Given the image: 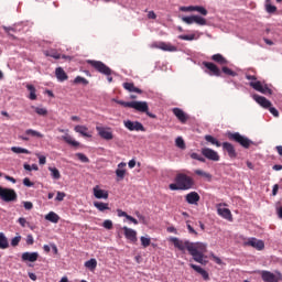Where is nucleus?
Listing matches in <instances>:
<instances>
[{
    "label": "nucleus",
    "mask_w": 282,
    "mask_h": 282,
    "mask_svg": "<svg viewBox=\"0 0 282 282\" xmlns=\"http://www.w3.org/2000/svg\"><path fill=\"white\" fill-rule=\"evenodd\" d=\"M174 247L181 252H185L186 250L196 261V263H200L202 265H206V260H204V253L206 252L207 245L204 242H191L188 240H180L178 238L171 239Z\"/></svg>",
    "instance_id": "1"
},
{
    "label": "nucleus",
    "mask_w": 282,
    "mask_h": 282,
    "mask_svg": "<svg viewBox=\"0 0 282 282\" xmlns=\"http://www.w3.org/2000/svg\"><path fill=\"white\" fill-rule=\"evenodd\" d=\"M174 182L169 185L170 191H191L195 187V180L184 173L177 174Z\"/></svg>",
    "instance_id": "2"
},
{
    "label": "nucleus",
    "mask_w": 282,
    "mask_h": 282,
    "mask_svg": "<svg viewBox=\"0 0 282 282\" xmlns=\"http://www.w3.org/2000/svg\"><path fill=\"white\" fill-rule=\"evenodd\" d=\"M88 65L94 67L96 72H99V74H104L105 76H108V82L113 83V77H111L112 70L107 66V64L100 62V61H95V59H88L86 61Z\"/></svg>",
    "instance_id": "3"
},
{
    "label": "nucleus",
    "mask_w": 282,
    "mask_h": 282,
    "mask_svg": "<svg viewBox=\"0 0 282 282\" xmlns=\"http://www.w3.org/2000/svg\"><path fill=\"white\" fill-rule=\"evenodd\" d=\"M227 138L228 140L237 142L238 144H240V147H243V149H250V144H252V141L250 139L241 135V133L239 132H228Z\"/></svg>",
    "instance_id": "4"
},
{
    "label": "nucleus",
    "mask_w": 282,
    "mask_h": 282,
    "mask_svg": "<svg viewBox=\"0 0 282 282\" xmlns=\"http://www.w3.org/2000/svg\"><path fill=\"white\" fill-rule=\"evenodd\" d=\"M0 198L2 202L10 204L12 202H17V199H19V195L17 194V191L12 188L0 186Z\"/></svg>",
    "instance_id": "5"
},
{
    "label": "nucleus",
    "mask_w": 282,
    "mask_h": 282,
    "mask_svg": "<svg viewBox=\"0 0 282 282\" xmlns=\"http://www.w3.org/2000/svg\"><path fill=\"white\" fill-rule=\"evenodd\" d=\"M130 109H135L140 113H147L149 118H158L156 115L149 112V104L147 101H131Z\"/></svg>",
    "instance_id": "6"
},
{
    "label": "nucleus",
    "mask_w": 282,
    "mask_h": 282,
    "mask_svg": "<svg viewBox=\"0 0 282 282\" xmlns=\"http://www.w3.org/2000/svg\"><path fill=\"white\" fill-rule=\"evenodd\" d=\"M250 87L260 94H264V96H272V89L268 87V85H262L261 82H250Z\"/></svg>",
    "instance_id": "7"
},
{
    "label": "nucleus",
    "mask_w": 282,
    "mask_h": 282,
    "mask_svg": "<svg viewBox=\"0 0 282 282\" xmlns=\"http://www.w3.org/2000/svg\"><path fill=\"white\" fill-rule=\"evenodd\" d=\"M261 279L264 282L282 281V274L281 272H276V274H274L270 271H261Z\"/></svg>",
    "instance_id": "8"
},
{
    "label": "nucleus",
    "mask_w": 282,
    "mask_h": 282,
    "mask_svg": "<svg viewBox=\"0 0 282 282\" xmlns=\"http://www.w3.org/2000/svg\"><path fill=\"white\" fill-rule=\"evenodd\" d=\"M96 131L98 132V135L102 138V140H112L113 139V131L109 127H96Z\"/></svg>",
    "instance_id": "9"
},
{
    "label": "nucleus",
    "mask_w": 282,
    "mask_h": 282,
    "mask_svg": "<svg viewBox=\"0 0 282 282\" xmlns=\"http://www.w3.org/2000/svg\"><path fill=\"white\" fill-rule=\"evenodd\" d=\"M202 155L212 162H219V153L210 148H203L200 150Z\"/></svg>",
    "instance_id": "10"
},
{
    "label": "nucleus",
    "mask_w": 282,
    "mask_h": 282,
    "mask_svg": "<svg viewBox=\"0 0 282 282\" xmlns=\"http://www.w3.org/2000/svg\"><path fill=\"white\" fill-rule=\"evenodd\" d=\"M203 65H204V67H206V69H207L206 72H207V74H209V76H217V77L221 76V70L219 69V67H217L215 65V63L203 62Z\"/></svg>",
    "instance_id": "11"
},
{
    "label": "nucleus",
    "mask_w": 282,
    "mask_h": 282,
    "mask_svg": "<svg viewBox=\"0 0 282 282\" xmlns=\"http://www.w3.org/2000/svg\"><path fill=\"white\" fill-rule=\"evenodd\" d=\"M123 124L129 131H147V129H144V126L139 121L127 120L123 121Z\"/></svg>",
    "instance_id": "12"
},
{
    "label": "nucleus",
    "mask_w": 282,
    "mask_h": 282,
    "mask_svg": "<svg viewBox=\"0 0 282 282\" xmlns=\"http://www.w3.org/2000/svg\"><path fill=\"white\" fill-rule=\"evenodd\" d=\"M181 11L182 12H199V14H202L203 17H206L208 14V10H206V8L199 7V6L181 7Z\"/></svg>",
    "instance_id": "13"
},
{
    "label": "nucleus",
    "mask_w": 282,
    "mask_h": 282,
    "mask_svg": "<svg viewBox=\"0 0 282 282\" xmlns=\"http://www.w3.org/2000/svg\"><path fill=\"white\" fill-rule=\"evenodd\" d=\"M172 113L182 122V124H186L188 121V115L182 110V108H173Z\"/></svg>",
    "instance_id": "14"
},
{
    "label": "nucleus",
    "mask_w": 282,
    "mask_h": 282,
    "mask_svg": "<svg viewBox=\"0 0 282 282\" xmlns=\"http://www.w3.org/2000/svg\"><path fill=\"white\" fill-rule=\"evenodd\" d=\"M202 199V197L199 196V194L197 192H191L187 195H185V202H187V204L197 206V203Z\"/></svg>",
    "instance_id": "15"
},
{
    "label": "nucleus",
    "mask_w": 282,
    "mask_h": 282,
    "mask_svg": "<svg viewBox=\"0 0 282 282\" xmlns=\"http://www.w3.org/2000/svg\"><path fill=\"white\" fill-rule=\"evenodd\" d=\"M245 246H251V248H256V250H263V248H265L263 240H258L257 238L249 239L245 242Z\"/></svg>",
    "instance_id": "16"
},
{
    "label": "nucleus",
    "mask_w": 282,
    "mask_h": 282,
    "mask_svg": "<svg viewBox=\"0 0 282 282\" xmlns=\"http://www.w3.org/2000/svg\"><path fill=\"white\" fill-rule=\"evenodd\" d=\"M93 193L96 199H109V192L101 189L100 186L96 185L93 188Z\"/></svg>",
    "instance_id": "17"
},
{
    "label": "nucleus",
    "mask_w": 282,
    "mask_h": 282,
    "mask_svg": "<svg viewBox=\"0 0 282 282\" xmlns=\"http://www.w3.org/2000/svg\"><path fill=\"white\" fill-rule=\"evenodd\" d=\"M123 232L126 239L129 241H132V243H135L138 241V232L129 227H123Z\"/></svg>",
    "instance_id": "18"
},
{
    "label": "nucleus",
    "mask_w": 282,
    "mask_h": 282,
    "mask_svg": "<svg viewBox=\"0 0 282 282\" xmlns=\"http://www.w3.org/2000/svg\"><path fill=\"white\" fill-rule=\"evenodd\" d=\"M253 100H256V102H258L260 107H263V109H268L269 107H272V102L263 96L253 95Z\"/></svg>",
    "instance_id": "19"
},
{
    "label": "nucleus",
    "mask_w": 282,
    "mask_h": 282,
    "mask_svg": "<svg viewBox=\"0 0 282 282\" xmlns=\"http://www.w3.org/2000/svg\"><path fill=\"white\" fill-rule=\"evenodd\" d=\"M224 151H227L229 158L235 159L237 158V151L235 150V145H232V143L229 142H224L221 144Z\"/></svg>",
    "instance_id": "20"
},
{
    "label": "nucleus",
    "mask_w": 282,
    "mask_h": 282,
    "mask_svg": "<svg viewBox=\"0 0 282 282\" xmlns=\"http://www.w3.org/2000/svg\"><path fill=\"white\" fill-rule=\"evenodd\" d=\"M189 268H192V270H195V272L200 274V276H203L204 281H210V275L207 273L206 270L202 269V267H199L197 264H189Z\"/></svg>",
    "instance_id": "21"
},
{
    "label": "nucleus",
    "mask_w": 282,
    "mask_h": 282,
    "mask_svg": "<svg viewBox=\"0 0 282 282\" xmlns=\"http://www.w3.org/2000/svg\"><path fill=\"white\" fill-rule=\"evenodd\" d=\"M217 213L223 219H227V221H232V213L228 208H217Z\"/></svg>",
    "instance_id": "22"
},
{
    "label": "nucleus",
    "mask_w": 282,
    "mask_h": 282,
    "mask_svg": "<svg viewBox=\"0 0 282 282\" xmlns=\"http://www.w3.org/2000/svg\"><path fill=\"white\" fill-rule=\"evenodd\" d=\"M22 261H30L31 263H34L35 261H39V252H24V253H22Z\"/></svg>",
    "instance_id": "23"
},
{
    "label": "nucleus",
    "mask_w": 282,
    "mask_h": 282,
    "mask_svg": "<svg viewBox=\"0 0 282 282\" xmlns=\"http://www.w3.org/2000/svg\"><path fill=\"white\" fill-rule=\"evenodd\" d=\"M55 76L57 80H59V83H65V80L69 78V76H67V73H65V69H63V67H57L55 69Z\"/></svg>",
    "instance_id": "24"
},
{
    "label": "nucleus",
    "mask_w": 282,
    "mask_h": 282,
    "mask_svg": "<svg viewBox=\"0 0 282 282\" xmlns=\"http://www.w3.org/2000/svg\"><path fill=\"white\" fill-rule=\"evenodd\" d=\"M124 166H127V163L124 162L118 164V169L116 170L118 180H124V175H127V170H124Z\"/></svg>",
    "instance_id": "25"
},
{
    "label": "nucleus",
    "mask_w": 282,
    "mask_h": 282,
    "mask_svg": "<svg viewBox=\"0 0 282 282\" xmlns=\"http://www.w3.org/2000/svg\"><path fill=\"white\" fill-rule=\"evenodd\" d=\"M74 131L76 133H80L84 138H91V134H89V128L87 126H75Z\"/></svg>",
    "instance_id": "26"
},
{
    "label": "nucleus",
    "mask_w": 282,
    "mask_h": 282,
    "mask_svg": "<svg viewBox=\"0 0 282 282\" xmlns=\"http://www.w3.org/2000/svg\"><path fill=\"white\" fill-rule=\"evenodd\" d=\"M123 89L133 94H142V89L135 87L133 83H123Z\"/></svg>",
    "instance_id": "27"
},
{
    "label": "nucleus",
    "mask_w": 282,
    "mask_h": 282,
    "mask_svg": "<svg viewBox=\"0 0 282 282\" xmlns=\"http://www.w3.org/2000/svg\"><path fill=\"white\" fill-rule=\"evenodd\" d=\"M160 50L163 52H177V46H173L171 43L160 42Z\"/></svg>",
    "instance_id": "28"
},
{
    "label": "nucleus",
    "mask_w": 282,
    "mask_h": 282,
    "mask_svg": "<svg viewBox=\"0 0 282 282\" xmlns=\"http://www.w3.org/2000/svg\"><path fill=\"white\" fill-rule=\"evenodd\" d=\"M212 61H214L215 63H218V65H228V59H226V57H224V55L221 54H214L212 56Z\"/></svg>",
    "instance_id": "29"
},
{
    "label": "nucleus",
    "mask_w": 282,
    "mask_h": 282,
    "mask_svg": "<svg viewBox=\"0 0 282 282\" xmlns=\"http://www.w3.org/2000/svg\"><path fill=\"white\" fill-rule=\"evenodd\" d=\"M62 140L66 142V144H69L70 147H80V142L74 140L69 134L62 135Z\"/></svg>",
    "instance_id": "30"
},
{
    "label": "nucleus",
    "mask_w": 282,
    "mask_h": 282,
    "mask_svg": "<svg viewBox=\"0 0 282 282\" xmlns=\"http://www.w3.org/2000/svg\"><path fill=\"white\" fill-rule=\"evenodd\" d=\"M94 206L95 208H97V210H99V213H105V210H111L108 203L94 202Z\"/></svg>",
    "instance_id": "31"
},
{
    "label": "nucleus",
    "mask_w": 282,
    "mask_h": 282,
    "mask_svg": "<svg viewBox=\"0 0 282 282\" xmlns=\"http://www.w3.org/2000/svg\"><path fill=\"white\" fill-rule=\"evenodd\" d=\"M7 248H10L8 237H6V234L0 232V250H7Z\"/></svg>",
    "instance_id": "32"
},
{
    "label": "nucleus",
    "mask_w": 282,
    "mask_h": 282,
    "mask_svg": "<svg viewBox=\"0 0 282 282\" xmlns=\"http://www.w3.org/2000/svg\"><path fill=\"white\" fill-rule=\"evenodd\" d=\"M46 221H51L52 224H58L61 217L54 213V212H50L46 216H45Z\"/></svg>",
    "instance_id": "33"
},
{
    "label": "nucleus",
    "mask_w": 282,
    "mask_h": 282,
    "mask_svg": "<svg viewBox=\"0 0 282 282\" xmlns=\"http://www.w3.org/2000/svg\"><path fill=\"white\" fill-rule=\"evenodd\" d=\"M194 173L199 177H204L205 180H208V182L213 180V175H210V173L205 172L204 170H195Z\"/></svg>",
    "instance_id": "34"
},
{
    "label": "nucleus",
    "mask_w": 282,
    "mask_h": 282,
    "mask_svg": "<svg viewBox=\"0 0 282 282\" xmlns=\"http://www.w3.org/2000/svg\"><path fill=\"white\" fill-rule=\"evenodd\" d=\"M44 54H45V56L55 58V61H58L61 58V53H58L56 50L45 51Z\"/></svg>",
    "instance_id": "35"
},
{
    "label": "nucleus",
    "mask_w": 282,
    "mask_h": 282,
    "mask_svg": "<svg viewBox=\"0 0 282 282\" xmlns=\"http://www.w3.org/2000/svg\"><path fill=\"white\" fill-rule=\"evenodd\" d=\"M32 109H34L35 113H37V116H42V118L47 117V108H42V107H34L32 106Z\"/></svg>",
    "instance_id": "36"
},
{
    "label": "nucleus",
    "mask_w": 282,
    "mask_h": 282,
    "mask_svg": "<svg viewBox=\"0 0 282 282\" xmlns=\"http://www.w3.org/2000/svg\"><path fill=\"white\" fill-rule=\"evenodd\" d=\"M206 142H209L210 144H214L215 147H221V142L219 140L215 139V137L210 134L205 135Z\"/></svg>",
    "instance_id": "37"
},
{
    "label": "nucleus",
    "mask_w": 282,
    "mask_h": 282,
    "mask_svg": "<svg viewBox=\"0 0 282 282\" xmlns=\"http://www.w3.org/2000/svg\"><path fill=\"white\" fill-rule=\"evenodd\" d=\"M26 89L30 91L29 99L36 100V88L34 85H26Z\"/></svg>",
    "instance_id": "38"
},
{
    "label": "nucleus",
    "mask_w": 282,
    "mask_h": 282,
    "mask_svg": "<svg viewBox=\"0 0 282 282\" xmlns=\"http://www.w3.org/2000/svg\"><path fill=\"white\" fill-rule=\"evenodd\" d=\"M11 151H12V153H17V154L24 153L25 155H30V153H32V152H30V150L21 148V147H12Z\"/></svg>",
    "instance_id": "39"
},
{
    "label": "nucleus",
    "mask_w": 282,
    "mask_h": 282,
    "mask_svg": "<svg viewBox=\"0 0 282 282\" xmlns=\"http://www.w3.org/2000/svg\"><path fill=\"white\" fill-rule=\"evenodd\" d=\"M25 135H31V138H44L43 133L32 129L25 130Z\"/></svg>",
    "instance_id": "40"
},
{
    "label": "nucleus",
    "mask_w": 282,
    "mask_h": 282,
    "mask_svg": "<svg viewBox=\"0 0 282 282\" xmlns=\"http://www.w3.org/2000/svg\"><path fill=\"white\" fill-rule=\"evenodd\" d=\"M48 171L51 172V177H53V180H61V171H58V169L48 167Z\"/></svg>",
    "instance_id": "41"
},
{
    "label": "nucleus",
    "mask_w": 282,
    "mask_h": 282,
    "mask_svg": "<svg viewBox=\"0 0 282 282\" xmlns=\"http://www.w3.org/2000/svg\"><path fill=\"white\" fill-rule=\"evenodd\" d=\"M265 10L269 14H274V12H276V7L272 6L270 0H265Z\"/></svg>",
    "instance_id": "42"
},
{
    "label": "nucleus",
    "mask_w": 282,
    "mask_h": 282,
    "mask_svg": "<svg viewBox=\"0 0 282 282\" xmlns=\"http://www.w3.org/2000/svg\"><path fill=\"white\" fill-rule=\"evenodd\" d=\"M97 265L98 261H96V259H90L85 262V267L88 268L89 270H96Z\"/></svg>",
    "instance_id": "43"
},
{
    "label": "nucleus",
    "mask_w": 282,
    "mask_h": 282,
    "mask_svg": "<svg viewBox=\"0 0 282 282\" xmlns=\"http://www.w3.org/2000/svg\"><path fill=\"white\" fill-rule=\"evenodd\" d=\"M74 84L75 85H89V80H87V78L85 77H80V76H77L75 79H74Z\"/></svg>",
    "instance_id": "44"
},
{
    "label": "nucleus",
    "mask_w": 282,
    "mask_h": 282,
    "mask_svg": "<svg viewBox=\"0 0 282 282\" xmlns=\"http://www.w3.org/2000/svg\"><path fill=\"white\" fill-rule=\"evenodd\" d=\"M175 144L178 149H186V143L184 142V139L182 137H177L175 140Z\"/></svg>",
    "instance_id": "45"
},
{
    "label": "nucleus",
    "mask_w": 282,
    "mask_h": 282,
    "mask_svg": "<svg viewBox=\"0 0 282 282\" xmlns=\"http://www.w3.org/2000/svg\"><path fill=\"white\" fill-rule=\"evenodd\" d=\"M182 21L184 23H186L187 25H193V23H195V15H191V17H183Z\"/></svg>",
    "instance_id": "46"
},
{
    "label": "nucleus",
    "mask_w": 282,
    "mask_h": 282,
    "mask_svg": "<svg viewBox=\"0 0 282 282\" xmlns=\"http://www.w3.org/2000/svg\"><path fill=\"white\" fill-rule=\"evenodd\" d=\"M194 23H196L197 25H206V19L199 15H194Z\"/></svg>",
    "instance_id": "47"
},
{
    "label": "nucleus",
    "mask_w": 282,
    "mask_h": 282,
    "mask_svg": "<svg viewBox=\"0 0 282 282\" xmlns=\"http://www.w3.org/2000/svg\"><path fill=\"white\" fill-rule=\"evenodd\" d=\"M223 73L226 74L227 76H237V73L230 68H228V66H224L223 67Z\"/></svg>",
    "instance_id": "48"
},
{
    "label": "nucleus",
    "mask_w": 282,
    "mask_h": 282,
    "mask_svg": "<svg viewBox=\"0 0 282 282\" xmlns=\"http://www.w3.org/2000/svg\"><path fill=\"white\" fill-rule=\"evenodd\" d=\"M141 245L143 246V248H149V246H151V238H147V237L142 236Z\"/></svg>",
    "instance_id": "49"
},
{
    "label": "nucleus",
    "mask_w": 282,
    "mask_h": 282,
    "mask_svg": "<svg viewBox=\"0 0 282 282\" xmlns=\"http://www.w3.org/2000/svg\"><path fill=\"white\" fill-rule=\"evenodd\" d=\"M189 156L192 158V160H197L198 162H206V159H204L198 153L193 152L192 154H189Z\"/></svg>",
    "instance_id": "50"
},
{
    "label": "nucleus",
    "mask_w": 282,
    "mask_h": 282,
    "mask_svg": "<svg viewBox=\"0 0 282 282\" xmlns=\"http://www.w3.org/2000/svg\"><path fill=\"white\" fill-rule=\"evenodd\" d=\"M178 39L181 41H195V34H191V35H178Z\"/></svg>",
    "instance_id": "51"
},
{
    "label": "nucleus",
    "mask_w": 282,
    "mask_h": 282,
    "mask_svg": "<svg viewBox=\"0 0 282 282\" xmlns=\"http://www.w3.org/2000/svg\"><path fill=\"white\" fill-rule=\"evenodd\" d=\"M76 158H78V160H80V162H84L85 164L89 163V158H87V155L83 153H77Z\"/></svg>",
    "instance_id": "52"
},
{
    "label": "nucleus",
    "mask_w": 282,
    "mask_h": 282,
    "mask_svg": "<svg viewBox=\"0 0 282 282\" xmlns=\"http://www.w3.org/2000/svg\"><path fill=\"white\" fill-rule=\"evenodd\" d=\"M19 243H21V236H17V237L12 238L11 246L13 248H17V246H19Z\"/></svg>",
    "instance_id": "53"
},
{
    "label": "nucleus",
    "mask_w": 282,
    "mask_h": 282,
    "mask_svg": "<svg viewBox=\"0 0 282 282\" xmlns=\"http://www.w3.org/2000/svg\"><path fill=\"white\" fill-rule=\"evenodd\" d=\"M102 226L106 230H111L113 228V223L111 220H105Z\"/></svg>",
    "instance_id": "54"
},
{
    "label": "nucleus",
    "mask_w": 282,
    "mask_h": 282,
    "mask_svg": "<svg viewBox=\"0 0 282 282\" xmlns=\"http://www.w3.org/2000/svg\"><path fill=\"white\" fill-rule=\"evenodd\" d=\"M18 223L20 224V226H21L22 228H25V226H30V223H28V220H26L24 217H20V218L18 219Z\"/></svg>",
    "instance_id": "55"
},
{
    "label": "nucleus",
    "mask_w": 282,
    "mask_h": 282,
    "mask_svg": "<svg viewBox=\"0 0 282 282\" xmlns=\"http://www.w3.org/2000/svg\"><path fill=\"white\" fill-rule=\"evenodd\" d=\"M270 113H272V116H274V118H279V110H276V108L270 106L269 108Z\"/></svg>",
    "instance_id": "56"
},
{
    "label": "nucleus",
    "mask_w": 282,
    "mask_h": 282,
    "mask_svg": "<svg viewBox=\"0 0 282 282\" xmlns=\"http://www.w3.org/2000/svg\"><path fill=\"white\" fill-rule=\"evenodd\" d=\"M23 206L25 210H32L34 208V204H32V202H23Z\"/></svg>",
    "instance_id": "57"
},
{
    "label": "nucleus",
    "mask_w": 282,
    "mask_h": 282,
    "mask_svg": "<svg viewBox=\"0 0 282 282\" xmlns=\"http://www.w3.org/2000/svg\"><path fill=\"white\" fill-rule=\"evenodd\" d=\"M65 193L64 192H57V195H56V202H63L65 199Z\"/></svg>",
    "instance_id": "58"
},
{
    "label": "nucleus",
    "mask_w": 282,
    "mask_h": 282,
    "mask_svg": "<svg viewBox=\"0 0 282 282\" xmlns=\"http://www.w3.org/2000/svg\"><path fill=\"white\" fill-rule=\"evenodd\" d=\"M36 156L39 158V163L40 164H46L47 162V158H45V155H41V154H36Z\"/></svg>",
    "instance_id": "59"
},
{
    "label": "nucleus",
    "mask_w": 282,
    "mask_h": 282,
    "mask_svg": "<svg viewBox=\"0 0 282 282\" xmlns=\"http://www.w3.org/2000/svg\"><path fill=\"white\" fill-rule=\"evenodd\" d=\"M23 184H24V186H28L29 188L32 187V186H34V183H33L32 181H30L29 177H25V178L23 180Z\"/></svg>",
    "instance_id": "60"
},
{
    "label": "nucleus",
    "mask_w": 282,
    "mask_h": 282,
    "mask_svg": "<svg viewBox=\"0 0 282 282\" xmlns=\"http://www.w3.org/2000/svg\"><path fill=\"white\" fill-rule=\"evenodd\" d=\"M118 105H121V107H126V108L131 109V101H122V100H119V101H118Z\"/></svg>",
    "instance_id": "61"
},
{
    "label": "nucleus",
    "mask_w": 282,
    "mask_h": 282,
    "mask_svg": "<svg viewBox=\"0 0 282 282\" xmlns=\"http://www.w3.org/2000/svg\"><path fill=\"white\" fill-rule=\"evenodd\" d=\"M187 230L189 232V235H195V237H197V231L195 230V228H193V226H191V224H187Z\"/></svg>",
    "instance_id": "62"
},
{
    "label": "nucleus",
    "mask_w": 282,
    "mask_h": 282,
    "mask_svg": "<svg viewBox=\"0 0 282 282\" xmlns=\"http://www.w3.org/2000/svg\"><path fill=\"white\" fill-rule=\"evenodd\" d=\"M26 245L33 246L34 245V237L32 235L26 236Z\"/></svg>",
    "instance_id": "63"
},
{
    "label": "nucleus",
    "mask_w": 282,
    "mask_h": 282,
    "mask_svg": "<svg viewBox=\"0 0 282 282\" xmlns=\"http://www.w3.org/2000/svg\"><path fill=\"white\" fill-rule=\"evenodd\" d=\"M117 215L118 217H128L129 214H127V212H123L122 209H117Z\"/></svg>",
    "instance_id": "64"
}]
</instances>
